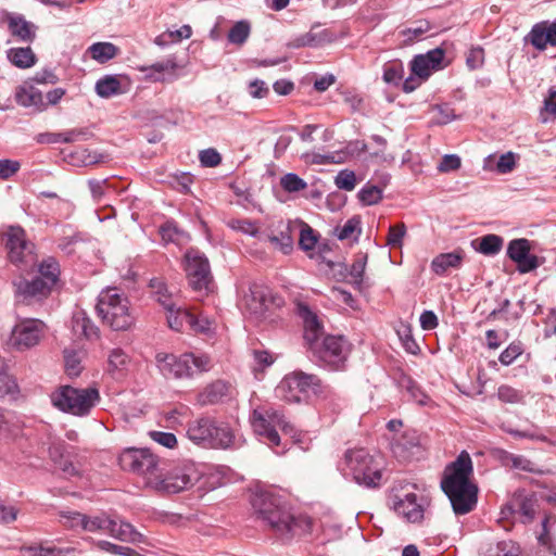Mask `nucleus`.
I'll return each mask as SVG.
<instances>
[{"instance_id": "35", "label": "nucleus", "mask_w": 556, "mask_h": 556, "mask_svg": "<svg viewBox=\"0 0 556 556\" xmlns=\"http://www.w3.org/2000/svg\"><path fill=\"white\" fill-rule=\"evenodd\" d=\"M130 363L128 354L119 349H113L108 356V371L112 375L122 374L127 370Z\"/></svg>"}, {"instance_id": "33", "label": "nucleus", "mask_w": 556, "mask_h": 556, "mask_svg": "<svg viewBox=\"0 0 556 556\" xmlns=\"http://www.w3.org/2000/svg\"><path fill=\"white\" fill-rule=\"evenodd\" d=\"M38 271V278L53 288L59 281L61 274L60 264L54 257L49 256L40 263Z\"/></svg>"}, {"instance_id": "46", "label": "nucleus", "mask_w": 556, "mask_h": 556, "mask_svg": "<svg viewBox=\"0 0 556 556\" xmlns=\"http://www.w3.org/2000/svg\"><path fill=\"white\" fill-rule=\"evenodd\" d=\"M116 539L128 543H141L143 542V535L138 532L132 525L129 522L119 520L118 533Z\"/></svg>"}, {"instance_id": "51", "label": "nucleus", "mask_w": 556, "mask_h": 556, "mask_svg": "<svg viewBox=\"0 0 556 556\" xmlns=\"http://www.w3.org/2000/svg\"><path fill=\"white\" fill-rule=\"evenodd\" d=\"M229 226L237 231H240L245 235H250L252 237H256L260 239V231L256 224L250 219H232L229 222Z\"/></svg>"}, {"instance_id": "63", "label": "nucleus", "mask_w": 556, "mask_h": 556, "mask_svg": "<svg viewBox=\"0 0 556 556\" xmlns=\"http://www.w3.org/2000/svg\"><path fill=\"white\" fill-rule=\"evenodd\" d=\"M361 220L358 217L354 216L345 222V224L338 230V238L340 240H345L351 238L356 230L359 231Z\"/></svg>"}, {"instance_id": "9", "label": "nucleus", "mask_w": 556, "mask_h": 556, "mask_svg": "<svg viewBox=\"0 0 556 556\" xmlns=\"http://www.w3.org/2000/svg\"><path fill=\"white\" fill-rule=\"evenodd\" d=\"M308 350L325 365L339 370L344 367L351 353V344L343 336L328 334L317 340Z\"/></svg>"}, {"instance_id": "7", "label": "nucleus", "mask_w": 556, "mask_h": 556, "mask_svg": "<svg viewBox=\"0 0 556 556\" xmlns=\"http://www.w3.org/2000/svg\"><path fill=\"white\" fill-rule=\"evenodd\" d=\"M321 380L315 375L294 371L287 375L276 387V397L287 403H300L309 393L321 392Z\"/></svg>"}, {"instance_id": "3", "label": "nucleus", "mask_w": 556, "mask_h": 556, "mask_svg": "<svg viewBox=\"0 0 556 556\" xmlns=\"http://www.w3.org/2000/svg\"><path fill=\"white\" fill-rule=\"evenodd\" d=\"M98 315L113 330H126L134 324L128 298L116 288H108L98 296Z\"/></svg>"}, {"instance_id": "29", "label": "nucleus", "mask_w": 556, "mask_h": 556, "mask_svg": "<svg viewBox=\"0 0 556 556\" xmlns=\"http://www.w3.org/2000/svg\"><path fill=\"white\" fill-rule=\"evenodd\" d=\"M243 304L251 314H263L267 308V295L265 290L260 286L253 285L244 295Z\"/></svg>"}, {"instance_id": "57", "label": "nucleus", "mask_w": 556, "mask_h": 556, "mask_svg": "<svg viewBox=\"0 0 556 556\" xmlns=\"http://www.w3.org/2000/svg\"><path fill=\"white\" fill-rule=\"evenodd\" d=\"M63 134L62 142L73 143L76 141H86L91 138L92 134L88 128H75L66 130Z\"/></svg>"}, {"instance_id": "28", "label": "nucleus", "mask_w": 556, "mask_h": 556, "mask_svg": "<svg viewBox=\"0 0 556 556\" xmlns=\"http://www.w3.org/2000/svg\"><path fill=\"white\" fill-rule=\"evenodd\" d=\"M149 286L153 298L164 307L165 312L176 306L178 303L177 295L169 291L168 287L161 278L151 279Z\"/></svg>"}, {"instance_id": "32", "label": "nucleus", "mask_w": 556, "mask_h": 556, "mask_svg": "<svg viewBox=\"0 0 556 556\" xmlns=\"http://www.w3.org/2000/svg\"><path fill=\"white\" fill-rule=\"evenodd\" d=\"M9 61L18 68H28L35 65L36 55L31 48H11L7 52Z\"/></svg>"}, {"instance_id": "56", "label": "nucleus", "mask_w": 556, "mask_h": 556, "mask_svg": "<svg viewBox=\"0 0 556 556\" xmlns=\"http://www.w3.org/2000/svg\"><path fill=\"white\" fill-rule=\"evenodd\" d=\"M65 371L70 377H77L81 371L80 359L74 351H64Z\"/></svg>"}, {"instance_id": "37", "label": "nucleus", "mask_w": 556, "mask_h": 556, "mask_svg": "<svg viewBox=\"0 0 556 556\" xmlns=\"http://www.w3.org/2000/svg\"><path fill=\"white\" fill-rule=\"evenodd\" d=\"M21 428L10 415L0 410V442H10L18 437Z\"/></svg>"}, {"instance_id": "2", "label": "nucleus", "mask_w": 556, "mask_h": 556, "mask_svg": "<svg viewBox=\"0 0 556 556\" xmlns=\"http://www.w3.org/2000/svg\"><path fill=\"white\" fill-rule=\"evenodd\" d=\"M159 370L165 378H193L212 368V359L206 354L184 353L175 355L160 352L155 355Z\"/></svg>"}, {"instance_id": "45", "label": "nucleus", "mask_w": 556, "mask_h": 556, "mask_svg": "<svg viewBox=\"0 0 556 556\" xmlns=\"http://www.w3.org/2000/svg\"><path fill=\"white\" fill-rule=\"evenodd\" d=\"M530 249L529 240L525 238L514 239L508 243L507 255L513 262L520 261L530 253Z\"/></svg>"}, {"instance_id": "15", "label": "nucleus", "mask_w": 556, "mask_h": 556, "mask_svg": "<svg viewBox=\"0 0 556 556\" xmlns=\"http://www.w3.org/2000/svg\"><path fill=\"white\" fill-rule=\"evenodd\" d=\"M426 498L414 492L393 494L391 496L394 511L409 522H420L425 515Z\"/></svg>"}, {"instance_id": "55", "label": "nucleus", "mask_w": 556, "mask_h": 556, "mask_svg": "<svg viewBox=\"0 0 556 556\" xmlns=\"http://www.w3.org/2000/svg\"><path fill=\"white\" fill-rule=\"evenodd\" d=\"M405 235L406 227L403 223L390 226L387 237V244L391 248H401Z\"/></svg>"}, {"instance_id": "44", "label": "nucleus", "mask_w": 556, "mask_h": 556, "mask_svg": "<svg viewBox=\"0 0 556 556\" xmlns=\"http://www.w3.org/2000/svg\"><path fill=\"white\" fill-rule=\"evenodd\" d=\"M251 33V26L248 21L237 22L228 33V41L241 46L249 38Z\"/></svg>"}, {"instance_id": "19", "label": "nucleus", "mask_w": 556, "mask_h": 556, "mask_svg": "<svg viewBox=\"0 0 556 556\" xmlns=\"http://www.w3.org/2000/svg\"><path fill=\"white\" fill-rule=\"evenodd\" d=\"M262 520L267 522L269 528L281 538L292 536L302 522L301 519L292 516L285 507L275 509L274 513L266 515Z\"/></svg>"}, {"instance_id": "31", "label": "nucleus", "mask_w": 556, "mask_h": 556, "mask_svg": "<svg viewBox=\"0 0 556 556\" xmlns=\"http://www.w3.org/2000/svg\"><path fill=\"white\" fill-rule=\"evenodd\" d=\"M528 40L535 49L543 51L547 46H552V39L546 27V22H540L532 26L530 33L527 35Z\"/></svg>"}, {"instance_id": "62", "label": "nucleus", "mask_w": 556, "mask_h": 556, "mask_svg": "<svg viewBox=\"0 0 556 556\" xmlns=\"http://www.w3.org/2000/svg\"><path fill=\"white\" fill-rule=\"evenodd\" d=\"M460 165L462 162L458 155L446 154L442 157L440 164L438 165V170L441 173H448L458 169Z\"/></svg>"}, {"instance_id": "21", "label": "nucleus", "mask_w": 556, "mask_h": 556, "mask_svg": "<svg viewBox=\"0 0 556 556\" xmlns=\"http://www.w3.org/2000/svg\"><path fill=\"white\" fill-rule=\"evenodd\" d=\"M14 286L17 295L21 296L22 301L26 304H30L33 301H41L47 298L53 289L38 277L31 280L21 279L15 282Z\"/></svg>"}, {"instance_id": "11", "label": "nucleus", "mask_w": 556, "mask_h": 556, "mask_svg": "<svg viewBox=\"0 0 556 556\" xmlns=\"http://www.w3.org/2000/svg\"><path fill=\"white\" fill-rule=\"evenodd\" d=\"M4 236L10 262L17 267L30 266L35 261L34 244L27 240L25 230L20 226H10Z\"/></svg>"}, {"instance_id": "5", "label": "nucleus", "mask_w": 556, "mask_h": 556, "mask_svg": "<svg viewBox=\"0 0 556 556\" xmlns=\"http://www.w3.org/2000/svg\"><path fill=\"white\" fill-rule=\"evenodd\" d=\"M250 419L254 433L271 448L279 447L281 443L277 428L286 434L293 433V426L286 420L282 410L274 406L254 409Z\"/></svg>"}, {"instance_id": "42", "label": "nucleus", "mask_w": 556, "mask_h": 556, "mask_svg": "<svg viewBox=\"0 0 556 556\" xmlns=\"http://www.w3.org/2000/svg\"><path fill=\"white\" fill-rule=\"evenodd\" d=\"M160 233L165 242H175L181 244L189 240V235L179 229L173 222H167L160 228Z\"/></svg>"}, {"instance_id": "8", "label": "nucleus", "mask_w": 556, "mask_h": 556, "mask_svg": "<svg viewBox=\"0 0 556 556\" xmlns=\"http://www.w3.org/2000/svg\"><path fill=\"white\" fill-rule=\"evenodd\" d=\"M344 463L349 473L358 484L375 488L380 484L381 466L374 456L364 448L350 450L344 454Z\"/></svg>"}, {"instance_id": "13", "label": "nucleus", "mask_w": 556, "mask_h": 556, "mask_svg": "<svg viewBox=\"0 0 556 556\" xmlns=\"http://www.w3.org/2000/svg\"><path fill=\"white\" fill-rule=\"evenodd\" d=\"M46 325L40 319H21L12 329L10 344L18 351L37 345L45 334Z\"/></svg>"}, {"instance_id": "14", "label": "nucleus", "mask_w": 556, "mask_h": 556, "mask_svg": "<svg viewBox=\"0 0 556 556\" xmlns=\"http://www.w3.org/2000/svg\"><path fill=\"white\" fill-rule=\"evenodd\" d=\"M185 260V269L191 288L199 292L208 290L212 276L207 258L200 251L190 249Z\"/></svg>"}, {"instance_id": "38", "label": "nucleus", "mask_w": 556, "mask_h": 556, "mask_svg": "<svg viewBox=\"0 0 556 556\" xmlns=\"http://www.w3.org/2000/svg\"><path fill=\"white\" fill-rule=\"evenodd\" d=\"M96 92L101 98H111L112 96L119 94L122 92L121 81L115 76L106 75L97 81Z\"/></svg>"}, {"instance_id": "50", "label": "nucleus", "mask_w": 556, "mask_h": 556, "mask_svg": "<svg viewBox=\"0 0 556 556\" xmlns=\"http://www.w3.org/2000/svg\"><path fill=\"white\" fill-rule=\"evenodd\" d=\"M358 199L365 205L377 204L382 199V187L366 185L359 190Z\"/></svg>"}, {"instance_id": "58", "label": "nucleus", "mask_w": 556, "mask_h": 556, "mask_svg": "<svg viewBox=\"0 0 556 556\" xmlns=\"http://www.w3.org/2000/svg\"><path fill=\"white\" fill-rule=\"evenodd\" d=\"M21 168V163L16 160H0V180H8L14 176Z\"/></svg>"}, {"instance_id": "18", "label": "nucleus", "mask_w": 556, "mask_h": 556, "mask_svg": "<svg viewBox=\"0 0 556 556\" xmlns=\"http://www.w3.org/2000/svg\"><path fill=\"white\" fill-rule=\"evenodd\" d=\"M296 313L303 321V337L307 348H309L324 337V325L318 315L305 303H298Z\"/></svg>"}, {"instance_id": "27", "label": "nucleus", "mask_w": 556, "mask_h": 556, "mask_svg": "<svg viewBox=\"0 0 556 556\" xmlns=\"http://www.w3.org/2000/svg\"><path fill=\"white\" fill-rule=\"evenodd\" d=\"M464 254L462 251L442 253L435 256L431 262V269L439 276H444L450 269H457L463 263Z\"/></svg>"}, {"instance_id": "52", "label": "nucleus", "mask_w": 556, "mask_h": 556, "mask_svg": "<svg viewBox=\"0 0 556 556\" xmlns=\"http://www.w3.org/2000/svg\"><path fill=\"white\" fill-rule=\"evenodd\" d=\"M523 352L521 342H511L501 354L498 361L504 366H509Z\"/></svg>"}, {"instance_id": "47", "label": "nucleus", "mask_w": 556, "mask_h": 556, "mask_svg": "<svg viewBox=\"0 0 556 556\" xmlns=\"http://www.w3.org/2000/svg\"><path fill=\"white\" fill-rule=\"evenodd\" d=\"M77 519L84 521L83 530L89 532L104 531L105 527L110 526V517L105 515L93 517L86 515L85 517H77Z\"/></svg>"}, {"instance_id": "54", "label": "nucleus", "mask_w": 556, "mask_h": 556, "mask_svg": "<svg viewBox=\"0 0 556 556\" xmlns=\"http://www.w3.org/2000/svg\"><path fill=\"white\" fill-rule=\"evenodd\" d=\"M317 236L315 231L306 224L303 225L300 231L299 245L304 251H311L315 249L317 243Z\"/></svg>"}, {"instance_id": "60", "label": "nucleus", "mask_w": 556, "mask_h": 556, "mask_svg": "<svg viewBox=\"0 0 556 556\" xmlns=\"http://www.w3.org/2000/svg\"><path fill=\"white\" fill-rule=\"evenodd\" d=\"M15 387L14 381L7 372V366L2 357H0V397L10 393Z\"/></svg>"}, {"instance_id": "48", "label": "nucleus", "mask_w": 556, "mask_h": 556, "mask_svg": "<svg viewBox=\"0 0 556 556\" xmlns=\"http://www.w3.org/2000/svg\"><path fill=\"white\" fill-rule=\"evenodd\" d=\"M366 264L367 255L358 254L351 265L350 276L352 278V283L357 288H361L363 283Z\"/></svg>"}, {"instance_id": "64", "label": "nucleus", "mask_w": 556, "mask_h": 556, "mask_svg": "<svg viewBox=\"0 0 556 556\" xmlns=\"http://www.w3.org/2000/svg\"><path fill=\"white\" fill-rule=\"evenodd\" d=\"M520 547L513 541H502L497 544L495 556H520Z\"/></svg>"}, {"instance_id": "12", "label": "nucleus", "mask_w": 556, "mask_h": 556, "mask_svg": "<svg viewBox=\"0 0 556 556\" xmlns=\"http://www.w3.org/2000/svg\"><path fill=\"white\" fill-rule=\"evenodd\" d=\"M200 479L194 464H184L167 475L161 470L159 479H154V489L167 493H178L191 488Z\"/></svg>"}, {"instance_id": "22", "label": "nucleus", "mask_w": 556, "mask_h": 556, "mask_svg": "<svg viewBox=\"0 0 556 556\" xmlns=\"http://www.w3.org/2000/svg\"><path fill=\"white\" fill-rule=\"evenodd\" d=\"M15 101L24 108H30L35 112H42L47 109L41 91L31 85L18 86L15 91Z\"/></svg>"}, {"instance_id": "1", "label": "nucleus", "mask_w": 556, "mask_h": 556, "mask_svg": "<svg viewBox=\"0 0 556 556\" xmlns=\"http://www.w3.org/2000/svg\"><path fill=\"white\" fill-rule=\"evenodd\" d=\"M471 475L472 462L467 452H462L444 470L441 488L456 515H466L477 505L478 488L470 481Z\"/></svg>"}, {"instance_id": "39", "label": "nucleus", "mask_w": 556, "mask_h": 556, "mask_svg": "<svg viewBox=\"0 0 556 556\" xmlns=\"http://www.w3.org/2000/svg\"><path fill=\"white\" fill-rule=\"evenodd\" d=\"M404 76V66L400 60H392L383 65V81L389 85L397 86Z\"/></svg>"}, {"instance_id": "16", "label": "nucleus", "mask_w": 556, "mask_h": 556, "mask_svg": "<svg viewBox=\"0 0 556 556\" xmlns=\"http://www.w3.org/2000/svg\"><path fill=\"white\" fill-rule=\"evenodd\" d=\"M166 319L169 328L175 331H182L185 328H189L195 332H205L208 329L207 321L200 320L178 303L166 311Z\"/></svg>"}, {"instance_id": "34", "label": "nucleus", "mask_w": 556, "mask_h": 556, "mask_svg": "<svg viewBox=\"0 0 556 556\" xmlns=\"http://www.w3.org/2000/svg\"><path fill=\"white\" fill-rule=\"evenodd\" d=\"M24 556H75L74 548H60L55 546H25L21 548Z\"/></svg>"}, {"instance_id": "23", "label": "nucleus", "mask_w": 556, "mask_h": 556, "mask_svg": "<svg viewBox=\"0 0 556 556\" xmlns=\"http://www.w3.org/2000/svg\"><path fill=\"white\" fill-rule=\"evenodd\" d=\"M419 445V435L415 430H405L401 435L392 438V452L394 456L402 459H407L410 451Z\"/></svg>"}, {"instance_id": "49", "label": "nucleus", "mask_w": 556, "mask_h": 556, "mask_svg": "<svg viewBox=\"0 0 556 556\" xmlns=\"http://www.w3.org/2000/svg\"><path fill=\"white\" fill-rule=\"evenodd\" d=\"M280 186L285 191L292 193L306 189L307 184L296 174L288 173L280 178Z\"/></svg>"}, {"instance_id": "40", "label": "nucleus", "mask_w": 556, "mask_h": 556, "mask_svg": "<svg viewBox=\"0 0 556 556\" xmlns=\"http://www.w3.org/2000/svg\"><path fill=\"white\" fill-rule=\"evenodd\" d=\"M91 58L100 63H105L117 53V48L111 42H96L89 47Z\"/></svg>"}, {"instance_id": "43", "label": "nucleus", "mask_w": 556, "mask_h": 556, "mask_svg": "<svg viewBox=\"0 0 556 556\" xmlns=\"http://www.w3.org/2000/svg\"><path fill=\"white\" fill-rule=\"evenodd\" d=\"M497 399L506 404H523L526 393L522 390L516 389L509 384H501L497 388Z\"/></svg>"}, {"instance_id": "41", "label": "nucleus", "mask_w": 556, "mask_h": 556, "mask_svg": "<svg viewBox=\"0 0 556 556\" xmlns=\"http://www.w3.org/2000/svg\"><path fill=\"white\" fill-rule=\"evenodd\" d=\"M73 329L76 333H80L87 339L98 337V328L93 325L85 313H78L73 318Z\"/></svg>"}, {"instance_id": "30", "label": "nucleus", "mask_w": 556, "mask_h": 556, "mask_svg": "<svg viewBox=\"0 0 556 556\" xmlns=\"http://www.w3.org/2000/svg\"><path fill=\"white\" fill-rule=\"evenodd\" d=\"M504 244L502 237L497 235H485L472 241V247L476 251L483 255H495L501 252Z\"/></svg>"}, {"instance_id": "6", "label": "nucleus", "mask_w": 556, "mask_h": 556, "mask_svg": "<svg viewBox=\"0 0 556 556\" xmlns=\"http://www.w3.org/2000/svg\"><path fill=\"white\" fill-rule=\"evenodd\" d=\"M51 401L62 412L86 416L100 401V393L94 387L77 389L64 386L52 394Z\"/></svg>"}, {"instance_id": "10", "label": "nucleus", "mask_w": 556, "mask_h": 556, "mask_svg": "<svg viewBox=\"0 0 556 556\" xmlns=\"http://www.w3.org/2000/svg\"><path fill=\"white\" fill-rule=\"evenodd\" d=\"M121 467L146 478L154 489V479H159L161 468L159 458L148 448H127L118 457Z\"/></svg>"}, {"instance_id": "24", "label": "nucleus", "mask_w": 556, "mask_h": 556, "mask_svg": "<svg viewBox=\"0 0 556 556\" xmlns=\"http://www.w3.org/2000/svg\"><path fill=\"white\" fill-rule=\"evenodd\" d=\"M251 504L261 519L274 513L275 509L283 507L280 497L267 491L256 492L251 500Z\"/></svg>"}, {"instance_id": "4", "label": "nucleus", "mask_w": 556, "mask_h": 556, "mask_svg": "<svg viewBox=\"0 0 556 556\" xmlns=\"http://www.w3.org/2000/svg\"><path fill=\"white\" fill-rule=\"evenodd\" d=\"M187 435L193 443L205 448H228L235 441V434L229 426L210 417L191 421Z\"/></svg>"}, {"instance_id": "25", "label": "nucleus", "mask_w": 556, "mask_h": 556, "mask_svg": "<svg viewBox=\"0 0 556 556\" xmlns=\"http://www.w3.org/2000/svg\"><path fill=\"white\" fill-rule=\"evenodd\" d=\"M8 27L12 36L24 42H31L36 37V26L22 15H10Z\"/></svg>"}, {"instance_id": "17", "label": "nucleus", "mask_w": 556, "mask_h": 556, "mask_svg": "<svg viewBox=\"0 0 556 556\" xmlns=\"http://www.w3.org/2000/svg\"><path fill=\"white\" fill-rule=\"evenodd\" d=\"M260 241H268L276 250L289 254L293 250V239L289 223L279 220L270 225L260 235Z\"/></svg>"}, {"instance_id": "36", "label": "nucleus", "mask_w": 556, "mask_h": 556, "mask_svg": "<svg viewBox=\"0 0 556 556\" xmlns=\"http://www.w3.org/2000/svg\"><path fill=\"white\" fill-rule=\"evenodd\" d=\"M503 460L506 465H510L515 469H519L531 473H543V470H541L534 462L530 460L523 455L505 453Z\"/></svg>"}, {"instance_id": "20", "label": "nucleus", "mask_w": 556, "mask_h": 556, "mask_svg": "<svg viewBox=\"0 0 556 556\" xmlns=\"http://www.w3.org/2000/svg\"><path fill=\"white\" fill-rule=\"evenodd\" d=\"M444 59V50L435 48L426 54L416 55L410 61V71L418 78L426 79L430 76L431 71L439 70Z\"/></svg>"}, {"instance_id": "53", "label": "nucleus", "mask_w": 556, "mask_h": 556, "mask_svg": "<svg viewBox=\"0 0 556 556\" xmlns=\"http://www.w3.org/2000/svg\"><path fill=\"white\" fill-rule=\"evenodd\" d=\"M336 186L345 191L354 190L356 186V176L353 170L343 169L338 173L334 178Z\"/></svg>"}, {"instance_id": "61", "label": "nucleus", "mask_w": 556, "mask_h": 556, "mask_svg": "<svg viewBox=\"0 0 556 556\" xmlns=\"http://www.w3.org/2000/svg\"><path fill=\"white\" fill-rule=\"evenodd\" d=\"M199 160L203 166L215 167L220 164L222 156L215 149H205L200 152Z\"/></svg>"}, {"instance_id": "26", "label": "nucleus", "mask_w": 556, "mask_h": 556, "mask_svg": "<svg viewBox=\"0 0 556 556\" xmlns=\"http://www.w3.org/2000/svg\"><path fill=\"white\" fill-rule=\"evenodd\" d=\"M230 386L223 380H216L208 384L198 395V403L202 406L217 404L229 394Z\"/></svg>"}, {"instance_id": "59", "label": "nucleus", "mask_w": 556, "mask_h": 556, "mask_svg": "<svg viewBox=\"0 0 556 556\" xmlns=\"http://www.w3.org/2000/svg\"><path fill=\"white\" fill-rule=\"evenodd\" d=\"M253 358L255 362V366L253 367L254 372L263 371L266 367L274 363L273 355L264 350H254Z\"/></svg>"}]
</instances>
